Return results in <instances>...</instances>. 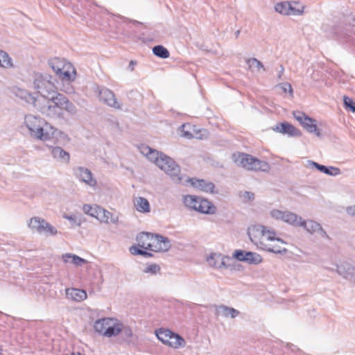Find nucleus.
<instances>
[{
  "mask_svg": "<svg viewBox=\"0 0 355 355\" xmlns=\"http://www.w3.org/2000/svg\"><path fill=\"white\" fill-rule=\"evenodd\" d=\"M141 151L150 161L168 175L175 182H182L180 168L172 158L147 146L142 147Z\"/></svg>",
  "mask_w": 355,
  "mask_h": 355,
  "instance_id": "nucleus-1",
  "label": "nucleus"
},
{
  "mask_svg": "<svg viewBox=\"0 0 355 355\" xmlns=\"http://www.w3.org/2000/svg\"><path fill=\"white\" fill-rule=\"evenodd\" d=\"M24 125L31 136L36 139L47 141L54 136L55 130L41 117L28 114L24 118Z\"/></svg>",
  "mask_w": 355,
  "mask_h": 355,
  "instance_id": "nucleus-2",
  "label": "nucleus"
},
{
  "mask_svg": "<svg viewBox=\"0 0 355 355\" xmlns=\"http://www.w3.org/2000/svg\"><path fill=\"white\" fill-rule=\"evenodd\" d=\"M184 205L190 210H193L204 214H214L216 207L207 199L193 196L185 195L182 198Z\"/></svg>",
  "mask_w": 355,
  "mask_h": 355,
  "instance_id": "nucleus-3",
  "label": "nucleus"
},
{
  "mask_svg": "<svg viewBox=\"0 0 355 355\" xmlns=\"http://www.w3.org/2000/svg\"><path fill=\"white\" fill-rule=\"evenodd\" d=\"M33 85L35 89L44 98H49L54 94L55 86L52 76L48 73H36L34 76Z\"/></svg>",
  "mask_w": 355,
  "mask_h": 355,
  "instance_id": "nucleus-4",
  "label": "nucleus"
},
{
  "mask_svg": "<svg viewBox=\"0 0 355 355\" xmlns=\"http://www.w3.org/2000/svg\"><path fill=\"white\" fill-rule=\"evenodd\" d=\"M28 227L32 231L47 236H55L58 234V230L54 226L48 223L45 219L38 216H35L30 219Z\"/></svg>",
  "mask_w": 355,
  "mask_h": 355,
  "instance_id": "nucleus-5",
  "label": "nucleus"
},
{
  "mask_svg": "<svg viewBox=\"0 0 355 355\" xmlns=\"http://www.w3.org/2000/svg\"><path fill=\"white\" fill-rule=\"evenodd\" d=\"M293 114L294 118L300 122L307 132L314 133L318 137H321V132L318 128L316 120L300 111H294Z\"/></svg>",
  "mask_w": 355,
  "mask_h": 355,
  "instance_id": "nucleus-6",
  "label": "nucleus"
},
{
  "mask_svg": "<svg viewBox=\"0 0 355 355\" xmlns=\"http://www.w3.org/2000/svg\"><path fill=\"white\" fill-rule=\"evenodd\" d=\"M47 98L49 99L52 103L55 104L57 107L60 108L62 112L66 110L71 114H76L77 112L75 105L61 94L54 92V94H52L49 96V98Z\"/></svg>",
  "mask_w": 355,
  "mask_h": 355,
  "instance_id": "nucleus-7",
  "label": "nucleus"
},
{
  "mask_svg": "<svg viewBox=\"0 0 355 355\" xmlns=\"http://www.w3.org/2000/svg\"><path fill=\"white\" fill-rule=\"evenodd\" d=\"M100 101L114 109L121 110V105L117 101L114 94L110 89L103 87L98 88Z\"/></svg>",
  "mask_w": 355,
  "mask_h": 355,
  "instance_id": "nucleus-8",
  "label": "nucleus"
},
{
  "mask_svg": "<svg viewBox=\"0 0 355 355\" xmlns=\"http://www.w3.org/2000/svg\"><path fill=\"white\" fill-rule=\"evenodd\" d=\"M272 218L282 220L290 225L299 227L301 222L302 217L298 216L297 214L291 211H283L278 209H273L270 212Z\"/></svg>",
  "mask_w": 355,
  "mask_h": 355,
  "instance_id": "nucleus-9",
  "label": "nucleus"
},
{
  "mask_svg": "<svg viewBox=\"0 0 355 355\" xmlns=\"http://www.w3.org/2000/svg\"><path fill=\"white\" fill-rule=\"evenodd\" d=\"M73 174L77 179L85 184L95 188L97 185V181L94 178L91 171L83 166H78L73 168Z\"/></svg>",
  "mask_w": 355,
  "mask_h": 355,
  "instance_id": "nucleus-10",
  "label": "nucleus"
},
{
  "mask_svg": "<svg viewBox=\"0 0 355 355\" xmlns=\"http://www.w3.org/2000/svg\"><path fill=\"white\" fill-rule=\"evenodd\" d=\"M264 232V225H256L248 228V235L251 241L258 248L261 249L264 244V237H262Z\"/></svg>",
  "mask_w": 355,
  "mask_h": 355,
  "instance_id": "nucleus-11",
  "label": "nucleus"
},
{
  "mask_svg": "<svg viewBox=\"0 0 355 355\" xmlns=\"http://www.w3.org/2000/svg\"><path fill=\"white\" fill-rule=\"evenodd\" d=\"M171 248L170 240L159 234H153L152 241L150 244V251L153 252H166Z\"/></svg>",
  "mask_w": 355,
  "mask_h": 355,
  "instance_id": "nucleus-12",
  "label": "nucleus"
},
{
  "mask_svg": "<svg viewBox=\"0 0 355 355\" xmlns=\"http://www.w3.org/2000/svg\"><path fill=\"white\" fill-rule=\"evenodd\" d=\"M234 257L240 261L247 262L250 264H258L262 261V257L257 253L253 252H245L241 250H236Z\"/></svg>",
  "mask_w": 355,
  "mask_h": 355,
  "instance_id": "nucleus-13",
  "label": "nucleus"
},
{
  "mask_svg": "<svg viewBox=\"0 0 355 355\" xmlns=\"http://www.w3.org/2000/svg\"><path fill=\"white\" fill-rule=\"evenodd\" d=\"M299 227H303L310 234L318 233L320 236L329 239L328 234L323 230L320 224L314 220L306 221L302 218Z\"/></svg>",
  "mask_w": 355,
  "mask_h": 355,
  "instance_id": "nucleus-14",
  "label": "nucleus"
},
{
  "mask_svg": "<svg viewBox=\"0 0 355 355\" xmlns=\"http://www.w3.org/2000/svg\"><path fill=\"white\" fill-rule=\"evenodd\" d=\"M336 272L344 279L355 283V267L349 263L336 265Z\"/></svg>",
  "mask_w": 355,
  "mask_h": 355,
  "instance_id": "nucleus-15",
  "label": "nucleus"
},
{
  "mask_svg": "<svg viewBox=\"0 0 355 355\" xmlns=\"http://www.w3.org/2000/svg\"><path fill=\"white\" fill-rule=\"evenodd\" d=\"M187 181L191 183L192 187L198 189L200 191L211 193H215V185L211 182H208L202 179L197 178H188Z\"/></svg>",
  "mask_w": 355,
  "mask_h": 355,
  "instance_id": "nucleus-16",
  "label": "nucleus"
},
{
  "mask_svg": "<svg viewBox=\"0 0 355 355\" xmlns=\"http://www.w3.org/2000/svg\"><path fill=\"white\" fill-rule=\"evenodd\" d=\"M253 157V156L243 153H234L232 155V159L235 164L248 171H250Z\"/></svg>",
  "mask_w": 355,
  "mask_h": 355,
  "instance_id": "nucleus-17",
  "label": "nucleus"
},
{
  "mask_svg": "<svg viewBox=\"0 0 355 355\" xmlns=\"http://www.w3.org/2000/svg\"><path fill=\"white\" fill-rule=\"evenodd\" d=\"M274 130L290 137H300L302 133L300 130L288 122H282L276 125Z\"/></svg>",
  "mask_w": 355,
  "mask_h": 355,
  "instance_id": "nucleus-18",
  "label": "nucleus"
},
{
  "mask_svg": "<svg viewBox=\"0 0 355 355\" xmlns=\"http://www.w3.org/2000/svg\"><path fill=\"white\" fill-rule=\"evenodd\" d=\"M52 157L57 161L67 164L69 162L70 155L60 146H49Z\"/></svg>",
  "mask_w": 355,
  "mask_h": 355,
  "instance_id": "nucleus-19",
  "label": "nucleus"
},
{
  "mask_svg": "<svg viewBox=\"0 0 355 355\" xmlns=\"http://www.w3.org/2000/svg\"><path fill=\"white\" fill-rule=\"evenodd\" d=\"M214 307L217 316L222 315L225 318L230 317L231 318H235L240 314L238 310L226 305H214Z\"/></svg>",
  "mask_w": 355,
  "mask_h": 355,
  "instance_id": "nucleus-20",
  "label": "nucleus"
},
{
  "mask_svg": "<svg viewBox=\"0 0 355 355\" xmlns=\"http://www.w3.org/2000/svg\"><path fill=\"white\" fill-rule=\"evenodd\" d=\"M41 112L51 118H60L63 116V112L52 103L48 101L47 104L41 107Z\"/></svg>",
  "mask_w": 355,
  "mask_h": 355,
  "instance_id": "nucleus-21",
  "label": "nucleus"
},
{
  "mask_svg": "<svg viewBox=\"0 0 355 355\" xmlns=\"http://www.w3.org/2000/svg\"><path fill=\"white\" fill-rule=\"evenodd\" d=\"M87 293L84 290L75 288L66 289V297L70 300L82 302L87 298Z\"/></svg>",
  "mask_w": 355,
  "mask_h": 355,
  "instance_id": "nucleus-22",
  "label": "nucleus"
},
{
  "mask_svg": "<svg viewBox=\"0 0 355 355\" xmlns=\"http://www.w3.org/2000/svg\"><path fill=\"white\" fill-rule=\"evenodd\" d=\"M308 163L310 166H314L319 171L324 173V174L331 176H336L340 174V170L339 168L334 166H326L311 160L308 161Z\"/></svg>",
  "mask_w": 355,
  "mask_h": 355,
  "instance_id": "nucleus-23",
  "label": "nucleus"
},
{
  "mask_svg": "<svg viewBox=\"0 0 355 355\" xmlns=\"http://www.w3.org/2000/svg\"><path fill=\"white\" fill-rule=\"evenodd\" d=\"M153 234L148 232H141L137 236L138 245L144 249L150 251V244L152 241Z\"/></svg>",
  "mask_w": 355,
  "mask_h": 355,
  "instance_id": "nucleus-24",
  "label": "nucleus"
},
{
  "mask_svg": "<svg viewBox=\"0 0 355 355\" xmlns=\"http://www.w3.org/2000/svg\"><path fill=\"white\" fill-rule=\"evenodd\" d=\"M109 324L104 331L103 336L110 338L118 336L121 332L122 324L119 323L117 320L113 318V322H109Z\"/></svg>",
  "mask_w": 355,
  "mask_h": 355,
  "instance_id": "nucleus-25",
  "label": "nucleus"
},
{
  "mask_svg": "<svg viewBox=\"0 0 355 355\" xmlns=\"http://www.w3.org/2000/svg\"><path fill=\"white\" fill-rule=\"evenodd\" d=\"M49 64L52 68L53 71L57 74L60 73L62 70L66 68H72V65L69 62H65L64 60H62L59 58H54L53 60H49Z\"/></svg>",
  "mask_w": 355,
  "mask_h": 355,
  "instance_id": "nucleus-26",
  "label": "nucleus"
},
{
  "mask_svg": "<svg viewBox=\"0 0 355 355\" xmlns=\"http://www.w3.org/2000/svg\"><path fill=\"white\" fill-rule=\"evenodd\" d=\"M134 205L137 211L140 213H149L150 211L149 202L144 197L136 198Z\"/></svg>",
  "mask_w": 355,
  "mask_h": 355,
  "instance_id": "nucleus-27",
  "label": "nucleus"
},
{
  "mask_svg": "<svg viewBox=\"0 0 355 355\" xmlns=\"http://www.w3.org/2000/svg\"><path fill=\"white\" fill-rule=\"evenodd\" d=\"M168 346L174 349L184 347L186 345L184 339L179 334L171 331Z\"/></svg>",
  "mask_w": 355,
  "mask_h": 355,
  "instance_id": "nucleus-28",
  "label": "nucleus"
},
{
  "mask_svg": "<svg viewBox=\"0 0 355 355\" xmlns=\"http://www.w3.org/2000/svg\"><path fill=\"white\" fill-rule=\"evenodd\" d=\"M110 323L113 322L112 318H103L97 320L94 324V330L99 334L103 336L104 331Z\"/></svg>",
  "mask_w": 355,
  "mask_h": 355,
  "instance_id": "nucleus-29",
  "label": "nucleus"
},
{
  "mask_svg": "<svg viewBox=\"0 0 355 355\" xmlns=\"http://www.w3.org/2000/svg\"><path fill=\"white\" fill-rule=\"evenodd\" d=\"M98 219L101 220V222L108 223L109 221L113 224H116L119 222V217L114 216L112 213L109 211L102 208L100 209V216Z\"/></svg>",
  "mask_w": 355,
  "mask_h": 355,
  "instance_id": "nucleus-30",
  "label": "nucleus"
},
{
  "mask_svg": "<svg viewBox=\"0 0 355 355\" xmlns=\"http://www.w3.org/2000/svg\"><path fill=\"white\" fill-rule=\"evenodd\" d=\"M62 259L65 263H71L76 266H81L87 263V260L78 257V255L67 253L62 255Z\"/></svg>",
  "mask_w": 355,
  "mask_h": 355,
  "instance_id": "nucleus-31",
  "label": "nucleus"
},
{
  "mask_svg": "<svg viewBox=\"0 0 355 355\" xmlns=\"http://www.w3.org/2000/svg\"><path fill=\"white\" fill-rule=\"evenodd\" d=\"M252 164L250 171L267 172L270 170V165L266 161L260 160L256 157H253Z\"/></svg>",
  "mask_w": 355,
  "mask_h": 355,
  "instance_id": "nucleus-32",
  "label": "nucleus"
},
{
  "mask_svg": "<svg viewBox=\"0 0 355 355\" xmlns=\"http://www.w3.org/2000/svg\"><path fill=\"white\" fill-rule=\"evenodd\" d=\"M262 237L264 240V242L268 241H276L281 244H285L286 243L279 238L276 237V232L272 229H268L266 226H264V232H263Z\"/></svg>",
  "mask_w": 355,
  "mask_h": 355,
  "instance_id": "nucleus-33",
  "label": "nucleus"
},
{
  "mask_svg": "<svg viewBox=\"0 0 355 355\" xmlns=\"http://www.w3.org/2000/svg\"><path fill=\"white\" fill-rule=\"evenodd\" d=\"M263 250L272 252L275 254H285L287 252V249L285 248H283L279 245H273L270 243H268L266 242L264 243L263 245L262 246L261 249Z\"/></svg>",
  "mask_w": 355,
  "mask_h": 355,
  "instance_id": "nucleus-34",
  "label": "nucleus"
},
{
  "mask_svg": "<svg viewBox=\"0 0 355 355\" xmlns=\"http://www.w3.org/2000/svg\"><path fill=\"white\" fill-rule=\"evenodd\" d=\"M76 69L72 66V68H66L61 71L60 73L57 74L63 80L73 81L76 78Z\"/></svg>",
  "mask_w": 355,
  "mask_h": 355,
  "instance_id": "nucleus-35",
  "label": "nucleus"
},
{
  "mask_svg": "<svg viewBox=\"0 0 355 355\" xmlns=\"http://www.w3.org/2000/svg\"><path fill=\"white\" fill-rule=\"evenodd\" d=\"M155 334L158 340H159L163 344L168 345L170 338V334L171 331L168 329H159L155 331Z\"/></svg>",
  "mask_w": 355,
  "mask_h": 355,
  "instance_id": "nucleus-36",
  "label": "nucleus"
},
{
  "mask_svg": "<svg viewBox=\"0 0 355 355\" xmlns=\"http://www.w3.org/2000/svg\"><path fill=\"white\" fill-rule=\"evenodd\" d=\"M102 208L96 206V207H92L90 205H84L83 207V211L85 214L89 215L92 217L96 218L98 219L100 216V209Z\"/></svg>",
  "mask_w": 355,
  "mask_h": 355,
  "instance_id": "nucleus-37",
  "label": "nucleus"
},
{
  "mask_svg": "<svg viewBox=\"0 0 355 355\" xmlns=\"http://www.w3.org/2000/svg\"><path fill=\"white\" fill-rule=\"evenodd\" d=\"M153 53L157 57L166 59L170 56L169 51L162 45H157L153 48Z\"/></svg>",
  "mask_w": 355,
  "mask_h": 355,
  "instance_id": "nucleus-38",
  "label": "nucleus"
},
{
  "mask_svg": "<svg viewBox=\"0 0 355 355\" xmlns=\"http://www.w3.org/2000/svg\"><path fill=\"white\" fill-rule=\"evenodd\" d=\"M246 63L248 65V67L251 70H254V69L257 71H259L261 69L265 71L266 69L261 61L257 60V58H249L246 60Z\"/></svg>",
  "mask_w": 355,
  "mask_h": 355,
  "instance_id": "nucleus-39",
  "label": "nucleus"
},
{
  "mask_svg": "<svg viewBox=\"0 0 355 355\" xmlns=\"http://www.w3.org/2000/svg\"><path fill=\"white\" fill-rule=\"evenodd\" d=\"M290 9H291L290 2H288V1L277 3L275 6V11L282 15H289V10Z\"/></svg>",
  "mask_w": 355,
  "mask_h": 355,
  "instance_id": "nucleus-40",
  "label": "nucleus"
},
{
  "mask_svg": "<svg viewBox=\"0 0 355 355\" xmlns=\"http://www.w3.org/2000/svg\"><path fill=\"white\" fill-rule=\"evenodd\" d=\"M0 67L3 68L12 67V59L6 52L2 50H0Z\"/></svg>",
  "mask_w": 355,
  "mask_h": 355,
  "instance_id": "nucleus-41",
  "label": "nucleus"
},
{
  "mask_svg": "<svg viewBox=\"0 0 355 355\" xmlns=\"http://www.w3.org/2000/svg\"><path fill=\"white\" fill-rule=\"evenodd\" d=\"M289 15H300L303 13L304 7L296 1L290 2Z\"/></svg>",
  "mask_w": 355,
  "mask_h": 355,
  "instance_id": "nucleus-42",
  "label": "nucleus"
},
{
  "mask_svg": "<svg viewBox=\"0 0 355 355\" xmlns=\"http://www.w3.org/2000/svg\"><path fill=\"white\" fill-rule=\"evenodd\" d=\"M144 250V249H139L135 245H132L130 248V252L134 255H142L144 257H151L152 254Z\"/></svg>",
  "mask_w": 355,
  "mask_h": 355,
  "instance_id": "nucleus-43",
  "label": "nucleus"
},
{
  "mask_svg": "<svg viewBox=\"0 0 355 355\" xmlns=\"http://www.w3.org/2000/svg\"><path fill=\"white\" fill-rule=\"evenodd\" d=\"M218 268H228L230 265L227 263L230 261V258L225 256H222L220 254V257H218Z\"/></svg>",
  "mask_w": 355,
  "mask_h": 355,
  "instance_id": "nucleus-44",
  "label": "nucleus"
},
{
  "mask_svg": "<svg viewBox=\"0 0 355 355\" xmlns=\"http://www.w3.org/2000/svg\"><path fill=\"white\" fill-rule=\"evenodd\" d=\"M343 103L345 109L352 112H355V102L352 98L345 96L343 98Z\"/></svg>",
  "mask_w": 355,
  "mask_h": 355,
  "instance_id": "nucleus-45",
  "label": "nucleus"
},
{
  "mask_svg": "<svg viewBox=\"0 0 355 355\" xmlns=\"http://www.w3.org/2000/svg\"><path fill=\"white\" fill-rule=\"evenodd\" d=\"M218 257H220V254L216 253L211 254L207 259L208 264L211 267L218 268Z\"/></svg>",
  "mask_w": 355,
  "mask_h": 355,
  "instance_id": "nucleus-46",
  "label": "nucleus"
},
{
  "mask_svg": "<svg viewBox=\"0 0 355 355\" xmlns=\"http://www.w3.org/2000/svg\"><path fill=\"white\" fill-rule=\"evenodd\" d=\"M160 270L159 265L153 263L148 266L144 270L146 273H150L151 275H155Z\"/></svg>",
  "mask_w": 355,
  "mask_h": 355,
  "instance_id": "nucleus-47",
  "label": "nucleus"
},
{
  "mask_svg": "<svg viewBox=\"0 0 355 355\" xmlns=\"http://www.w3.org/2000/svg\"><path fill=\"white\" fill-rule=\"evenodd\" d=\"M64 218L69 220L72 225L80 226L82 223L80 218L77 217L76 215H64Z\"/></svg>",
  "mask_w": 355,
  "mask_h": 355,
  "instance_id": "nucleus-48",
  "label": "nucleus"
},
{
  "mask_svg": "<svg viewBox=\"0 0 355 355\" xmlns=\"http://www.w3.org/2000/svg\"><path fill=\"white\" fill-rule=\"evenodd\" d=\"M278 86L280 87V88L283 90L284 92H285V93L288 92L290 94V95L291 96H293V90L292 86L290 83H283L279 84Z\"/></svg>",
  "mask_w": 355,
  "mask_h": 355,
  "instance_id": "nucleus-49",
  "label": "nucleus"
},
{
  "mask_svg": "<svg viewBox=\"0 0 355 355\" xmlns=\"http://www.w3.org/2000/svg\"><path fill=\"white\" fill-rule=\"evenodd\" d=\"M243 197L248 200H252L254 198V194L250 191H245Z\"/></svg>",
  "mask_w": 355,
  "mask_h": 355,
  "instance_id": "nucleus-50",
  "label": "nucleus"
},
{
  "mask_svg": "<svg viewBox=\"0 0 355 355\" xmlns=\"http://www.w3.org/2000/svg\"><path fill=\"white\" fill-rule=\"evenodd\" d=\"M347 212L349 215L355 216V206H351L347 207Z\"/></svg>",
  "mask_w": 355,
  "mask_h": 355,
  "instance_id": "nucleus-51",
  "label": "nucleus"
},
{
  "mask_svg": "<svg viewBox=\"0 0 355 355\" xmlns=\"http://www.w3.org/2000/svg\"><path fill=\"white\" fill-rule=\"evenodd\" d=\"M136 65V62L135 61H133V60H131L129 63V65H128V69L131 71H132L135 69V66Z\"/></svg>",
  "mask_w": 355,
  "mask_h": 355,
  "instance_id": "nucleus-52",
  "label": "nucleus"
},
{
  "mask_svg": "<svg viewBox=\"0 0 355 355\" xmlns=\"http://www.w3.org/2000/svg\"><path fill=\"white\" fill-rule=\"evenodd\" d=\"M284 72V68L283 67L282 65H280V70L279 71V73H278V79H281L282 78V76L283 75Z\"/></svg>",
  "mask_w": 355,
  "mask_h": 355,
  "instance_id": "nucleus-53",
  "label": "nucleus"
},
{
  "mask_svg": "<svg viewBox=\"0 0 355 355\" xmlns=\"http://www.w3.org/2000/svg\"><path fill=\"white\" fill-rule=\"evenodd\" d=\"M65 92L67 94H73L74 93V89L73 87H70L65 90Z\"/></svg>",
  "mask_w": 355,
  "mask_h": 355,
  "instance_id": "nucleus-54",
  "label": "nucleus"
},
{
  "mask_svg": "<svg viewBox=\"0 0 355 355\" xmlns=\"http://www.w3.org/2000/svg\"><path fill=\"white\" fill-rule=\"evenodd\" d=\"M125 335L128 336H132V331L130 329L128 328V329H125Z\"/></svg>",
  "mask_w": 355,
  "mask_h": 355,
  "instance_id": "nucleus-55",
  "label": "nucleus"
},
{
  "mask_svg": "<svg viewBox=\"0 0 355 355\" xmlns=\"http://www.w3.org/2000/svg\"><path fill=\"white\" fill-rule=\"evenodd\" d=\"M183 135L185 137H187V138H189L191 137L192 135L191 133H189L188 132H184Z\"/></svg>",
  "mask_w": 355,
  "mask_h": 355,
  "instance_id": "nucleus-56",
  "label": "nucleus"
},
{
  "mask_svg": "<svg viewBox=\"0 0 355 355\" xmlns=\"http://www.w3.org/2000/svg\"><path fill=\"white\" fill-rule=\"evenodd\" d=\"M239 34H240V31H237L236 32V33H235L236 37H239Z\"/></svg>",
  "mask_w": 355,
  "mask_h": 355,
  "instance_id": "nucleus-57",
  "label": "nucleus"
},
{
  "mask_svg": "<svg viewBox=\"0 0 355 355\" xmlns=\"http://www.w3.org/2000/svg\"><path fill=\"white\" fill-rule=\"evenodd\" d=\"M2 351H3L2 347H1V346L0 345V355H1V354H2Z\"/></svg>",
  "mask_w": 355,
  "mask_h": 355,
  "instance_id": "nucleus-58",
  "label": "nucleus"
},
{
  "mask_svg": "<svg viewBox=\"0 0 355 355\" xmlns=\"http://www.w3.org/2000/svg\"><path fill=\"white\" fill-rule=\"evenodd\" d=\"M351 37V36H350V35H347L346 36H345V35H344V36H343V37H344V38H345V37Z\"/></svg>",
  "mask_w": 355,
  "mask_h": 355,
  "instance_id": "nucleus-59",
  "label": "nucleus"
},
{
  "mask_svg": "<svg viewBox=\"0 0 355 355\" xmlns=\"http://www.w3.org/2000/svg\"><path fill=\"white\" fill-rule=\"evenodd\" d=\"M351 28H352H352H354V27H353V26H352ZM354 33H355V27H354Z\"/></svg>",
  "mask_w": 355,
  "mask_h": 355,
  "instance_id": "nucleus-60",
  "label": "nucleus"
}]
</instances>
